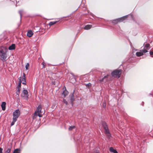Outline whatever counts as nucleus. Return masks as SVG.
<instances>
[{"mask_svg": "<svg viewBox=\"0 0 153 153\" xmlns=\"http://www.w3.org/2000/svg\"><path fill=\"white\" fill-rule=\"evenodd\" d=\"M17 88L18 89L17 91H20V89L21 88Z\"/></svg>", "mask_w": 153, "mask_h": 153, "instance_id": "36", "label": "nucleus"}, {"mask_svg": "<svg viewBox=\"0 0 153 153\" xmlns=\"http://www.w3.org/2000/svg\"><path fill=\"white\" fill-rule=\"evenodd\" d=\"M0 56L1 60H5L6 58V54L5 51L0 50Z\"/></svg>", "mask_w": 153, "mask_h": 153, "instance_id": "5", "label": "nucleus"}, {"mask_svg": "<svg viewBox=\"0 0 153 153\" xmlns=\"http://www.w3.org/2000/svg\"><path fill=\"white\" fill-rule=\"evenodd\" d=\"M41 105H39L37 108L36 112L38 113V116L39 117H42V115H40L41 113Z\"/></svg>", "mask_w": 153, "mask_h": 153, "instance_id": "7", "label": "nucleus"}, {"mask_svg": "<svg viewBox=\"0 0 153 153\" xmlns=\"http://www.w3.org/2000/svg\"><path fill=\"white\" fill-rule=\"evenodd\" d=\"M42 65H43V67H42L43 68H45V63L44 62H43L42 63Z\"/></svg>", "mask_w": 153, "mask_h": 153, "instance_id": "29", "label": "nucleus"}, {"mask_svg": "<svg viewBox=\"0 0 153 153\" xmlns=\"http://www.w3.org/2000/svg\"><path fill=\"white\" fill-rule=\"evenodd\" d=\"M102 107L104 108L106 106V104L105 103H103L102 104Z\"/></svg>", "mask_w": 153, "mask_h": 153, "instance_id": "31", "label": "nucleus"}, {"mask_svg": "<svg viewBox=\"0 0 153 153\" xmlns=\"http://www.w3.org/2000/svg\"><path fill=\"white\" fill-rule=\"evenodd\" d=\"M16 94L18 95H19L20 94V91H17L16 92Z\"/></svg>", "mask_w": 153, "mask_h": 153, "instance_id": "32", "label": "nucleus"}, {"mask_svg": "<svg viewBox=\"0 0 153 153\" xmlns=\"http://www.w3.org/2000/svg\"><path fill=\"white\" fill-rule=\"evenodd\" d=\"M111 76L110 75H107V76H105L102 79H100V80L101 82H105L111 80Z\"/></svg>", "mask_w": 153, "mask_h": 153, "instance_id": "4", "label": "nucleus"}, {"mask_svg": "<svg viewBox=\"0 0 153 153\" xmlns=\"http://www.w3.org/2000/svg\"><path fill=\"white\" fill-rule=\"evenodd\" d=\"M58 21H56L55 22H51L49 23V25L50 26H51L53 25L56 24Z\"/></svg>", "mask_w": 153, "mask_h": 153, "instance_id": "20", "label": "nucleus"}, {"mask_svg": "<svg viewBox=\"0 0 153 153\" xmlns=\"http://www.w3.org/2000/svg\"><path fill=\"white\" fill-rule=\"evenodd\" d=\"M29 66V65L28 63H27L25 66V68L26 70H27Z\"/></svg>", "mask_w": 153, "mask_h": 153, "instance_id": "27", "label": "nucleus"}, {"mask_svg": "<svg viewBox=\"0 0 153 153\" xmlns=\"http://www.w3.org/2000/svg\"><path fill=\"white\" fill-rule=\"evenodd\" d=\"M102 125L104 128L105 130V131L108 130V128L107 127L106 123H105V122H102Z\"/></svg>", "mask_w": 153, "mask_h": 153, "instance_id": "10", "label": "nucleus"}, {"mask_svg": "<svg viewBox=\"0 0 153 153\" xmlns=\"http://www.w3.org/2000/svg\"><path fill=\"white\" fill-rule=\"evenodd\" d=\"M19 12L20 16V21H21L22 14L24 13L25 12L23 10H19Z\"/></svg>", "mask_w": 153, "mask_h": 153, "instance_id": "17", "label": "nucleus"}, {"mask_svg": "<svg viewBox=\"0 0 153 153\" xmlns=\"http://www.w3.org/2000/svg\"><path fill=\"white\" fill-rule=\"evenodd\" d=\"M147 51L146 50H144V51L142 49L140 50L139 52H137L136 53V55L137 56H142L144 53H146Z\"/></svg>", "mask_w": 153, "mask_h": 153, "instance_id": "6", "label": "nucleus"}, {"mask_svg": "<svg viewBox=\"0 0 153 153\" xmlns=\"http://www.w3.org/2000/svg\"><path fill=\"white\" fill-rule=\"evenodd\" d=\"M63 102L64 103H65L66 105L68 104V102L65 99L63 100Z\"/></svg>", "mask_w": 153, "mask_h": 153, "instance_id": "28", "label": "nucleus"}, {"mask_svg": "<svg viewBox=\"0 0 153 153\" xmlns=\"http://www.w3.org/2000/svg\"><path fill=\"white\" fill-rule=\"evenodd\" d=\"M23 81V82H22V84H25L26 83V82L25 80H23V81Z\"/></svg>", "mask_w": 153, "mask_h": 153, "instance_id": "34", "label": "nucleus"}, {"mask_svg": "<svg viewBox=\"0 0 153 153\" xmlns=\"http://www.w3.org/2000/svg\"><path fill=\"white\" fill-rule=\"evenodd\" d=\"M105 133L108 138L109 139L110 138L111 135L109 130L105 131Z\"/></svg>", "mask_w": 153, "mask_h": 153, "instance_id": "11", "label": "nucleus"}, {"mask_svg": "<svg viewBox=\"0 0 153 153\" xmlns=\"http://www.w3.org/2000/svg\"><path fill=\"white\" fill-rule=\"evenodd\" d=\"M109 150L110 152H113L114 153H117V152L115 150V149H114L113 147H111L109 148Z\"/></svg>", "mask_w": 153, "mask_h": 153, "instance_id": "15", "label": "nucleus"}, {"mask_svg": "<svg viewBox=\"0 0 153 153\" xmlns=\"http://www.w3.org/2000/svg\"><path fill=\"white\" fill-rule=\"evenodd\" d=\"M33 34V33L31 30L28 31L27 33V36L29 37H31Z\"/></svg>", "mask_w": 153, "mask_h": 153, "instance_id": "12", "label": "nucleus"}, {"mask_svg": "<svg viewBox=\"0 0 153 153\" xmlns=\"http://www.w3.org/2000/svg\"><path fill=\"white\" fill-rule=\"evenodd\" d=\"M75 128V126H70L69 128V130H71L73 129L74 128Z\"/></svg>", "mask_w": 153, "mask_h": 153, "instance_id": "25", "label": "nucleus"}, {"mask_svg": "<svg viewBox=\"0 0 153 153\" xmlns=\"http://www.w3.org/2000/svg\"><path fill=\"white\" fill-rule=\"evenodd\" d=\"M92 27V25H88L85 26L84 28L85 30H89Z\"/></svg>", "mask_w": 153, "mask_h": 153, "instance_id": "18", "label": "nucleus"}, {"mask_svg": "<svg viewBox=\"0 0 153 153\" xmlns=\"http://www.w3.org/2000/svg\"><path fill=\"white\" fill-rule=\"evenodd\" d=\"M150 54L151 55L153 54V52L152 51H150Z\"/></svg>", "mask_w": 153, "mask_h": 153, "instance_id": "35", "label": "nucleus"}, {"mask_svg": "<svg viewBox=\"0 0 153 153\" xmlns=\"http://www.w3.org/2000/svg\"><path fill=\"white\" fill-rule=\"evenodd\" d=\"M6 103L5 102H3L1 105L2 109L3 110H4L5 109V105Z\"/></svg>", "mask_w": 153, "mask_h": 153, "instance_id": "16", "label": "nucleus"}, {"mask_svg": "<svg viewBox=\"0 0 153 153\" xmlns=\"http://www.w3.org/2000/svg\"><path fill=\"white\" fill-rule=\"evenodd\" d=\"M86 85L87 87H89L91 86V84L90 83H89L88 84H87Z\"/></svg>", "mask_w": 153, "mask_h": 153, "instance_id": "30", "label": "nucleus"}, {"mask_svg": "<svg viewBox=\"0 0 153 153\" xmlns=\"http://www.w3.org/2000/svg\"><path fill=\"white\" fill-rule=\"evenodd\" d=\"M19 84L18 85V86L17 87V88H21V77H20L19 78Z\"/></svg>", "mask_w": 153, "mask_h": 153, "instance_id": "19", "label": "nucleus"}, {"mask_svg": "<svg viewBox=\"0 0 153 153\" xmlns=\"http://www.w3.org/2000/svg\"><path fill=\"white\" fill-rule=\"evenodd\" d=\"M15 48V45L14 44H12L11 46H10L9 47V50H14Z\"/></svg>", "mask_w": 153, "mask_h": 153, "instance_id": "14", "label": "nucleus"}, {"mask_svg": "<svg viewBox=\"0 0 153 153\" xmlns=\"http://www.w3.org/2000/svg\"><path fill=\"white\" fill-rule=\"evenodd\" d=\"M28 96V92L26 90H24L23 92V94L21 95V96L22 97H27Z\"/></svg>", "mask_w": 153, "mask_h": 153, "instance_id": "8", "label": "nucleus"}, {"mask_svg": "<svg viewBox=\"0 0 153 153\" xmlns=\"http://www.w3.org/2000/svg\"><path fill=\"white\" fill-rule=\"evenodd\" d=\"M17 120L13 118V121L11 124V126H12L14 124L15 122Z\"/></svg>", "mask_w": 153, "mask_h": 153, "instance_id": "21", "label": "nucleus"}, {"mask_svg": "<svg viewBox=\"0 0 153 153\" xmlns=\"http://www.w3.org/2000/svg\"><path fill=\"white\" fill-rule=\"evenodd\" d=\"M121 70L120 69L115 70L112 72L111 75L113 77L119 78L121 74Z\"/></svg>", "mask_w": 153, "mask_h": 153, "instance_id": "1", "label": "nucleus"}, {"mask_svg": "<svg viewBox=\"0 0 153 153\" xmlns=\"http://www.w3.org/2000/svg\"><path fill=\"white\" fill-rule=\"evenodd\" d=\"M2 150L3 149L1 148H0V153H2Z\"/></svg>", "mask_w": 153, "mask_h": 153, "instance_id": "33", "label": "nucleus"}, {"mask_svg": "<svg viewBox=\"0 0 153 153\" xmlns=\"http://www.w3.org/2000/svg\"><path fill=\"white\" fill-rule=\"evenodd\" d=\"M65 90H64L62 93V95H63L64 97H65V96L68 94V91L66 90L65 87Z\"/></svg>", "mask_w": 153, "mask_h": 153, "instance_id": "13", "label": "nucleus"}, {"mask_svg": "<svg viewBox=\"0 0 153 153\" xmlns=\"http://www.w3.org/2000/svg\"><path fill=\"white\" fill-rule=\"evenodd\" d=\"M149 45L148 44H146L145 46L144 47V48L142 49L144 51V50H146L147 51L148 50H149L150 48Z\"/></svg>", "mask_w": 153, "mask_h": 153, "instance_id": "9", "label": "nucleus"}, {"mask_svg": "<svg viewBox=\"0 0 153 153\" xmlns=\"http://www.w3.org/2000/svg\"><path fill=\"white\" fill-rule=\"evenodd\" d=\"M131 18L133 19V16L132 15H131Z\"/></svg>", "mask_w": 153, "mask_h": 153, "instance_id": "38", "label": "nucleus"}, {"mask_svg": "<svg viewBox=\"0 0 153 153\" xmlns=\"http://www.w3.org/2000/svg\"><path fill=\"white\" fill-rule=\"evenodd\" d=\"M74 100V96L73 94H72L71 96V102H72Z\"/></svg>", "mask_w": 153, "mask_h": 153, "instance_id": "23", "label": "nucleus"}, {"mask_svg": "<svg viewBox=\"0 0 153 153\" xmlns=\"http://www.w3.org/2000/svg\"><path fill=\"white\" fill-rule=\"evenodd\" d=\"M20 111L19 109H17L16 110L13 114V119L17 120V118L20 115Z\"/></svg>", "mask_w": 153, "mask_h": 153, "instance_id": "3", "label": "nucleus"}, {"mask_svg": "<svg viewBox=\"0 0 153 153\" xmlns=\"http://www.w3.org/2000/svg\"><path fill=\"white\" fill-rule=\"evenodd\" d=\"M95 153H99V151L98 150L96 151Z\"/></svg>", "mask_w": 153, "mask_h": 153, "instance_id": "37", "label": "nucleus"}, {"mask_svg": "<svg viewBox=\"0 0 153 153\" xmlns=\"http://www.w3.org/2000/svg\"><path fill=\"white\" fill-rule=\"evenodd\" d=\"M128 15L125 16L121 18H118L113 20L112 23L114 24H117L118 22H120L123 21L125 19L127 18Z\"/></svg>", "mask_w": 153, "mask_h": 153, "instance_id": "2", "label": "nucleus"}, {"mask_svg": "<svg viewBox=\"0 0 153 153\" xmlns=\"http://www.w3.org/2000/svg\"><path fill=\"white\" fill-rule=\"evenodd\" d=\"M22 78V81L25 80V75L24 73H23Z\"/></svg>", "mask_w": 153, "mask_h": 153, "instance_id": "24", "label": "nucleus"}, {"mask_svg": "<svg viewBox=\"0 0 153 153\" xmlns=\"http://www.w3.org/2000/svg\"><path fill=\"white\" fill-rule=\"evenodd\" d=\"M11 150V148L10 147L9 148H8L7 150L6 151V153H9L10 152Z\"/></svg>", "mask_w": 153, "mask_h": 153, "instance_id": "26", "label": "nucleus"}, {"mask_svg": "<svg viewBox=\"0 0 153 153\" xmlns=\"http://www.w3.org/2000/svg\"><path fill=\"white\" fill-rule=\"evenodd\" d=\"M20 149H15L13 153H19Z\"/></svg>", "mask_w": 153, "mask_h": 153, "instance_id": "22", "label": "nucleus"}]
</instances>
